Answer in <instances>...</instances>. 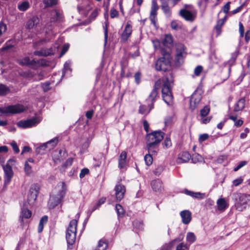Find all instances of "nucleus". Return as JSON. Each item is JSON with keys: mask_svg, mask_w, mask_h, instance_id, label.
<instances>
[{"mask_svg": "<svg viewBox=\"0 0 250 250\" xmlns=\"http://www.w3.org/2000/svg\"><path fill=\"white\" fill-rule=\"evenodd\" d=\"M26 109V106L22 104H17L0 107V113L5 115L18 114L22 112Z\"/></svg>", "mask_w": 250, "mask_h": 250, "instance_id": "nucleus-6", "label": "nucleus"}, {"mask_svg": "<svg viewBox=\"0 0 250 250\" xmlns=\"http://www.w3.org/2000/svg\"><path fill=\"white\" fill-rule=\"evenodd\" d=\"M151 185L152 189L155 191H161L163 189L162 183L159 180L152 181Z\"/></svg>", "mask_w": 250, "mask_h": 250, "instance_id": "nucleus-23", "label": "nucleus"}, {"mask_svg": "<svg viewBox=\"0 0 250 250\" xmlns=\"http://www.w3.org/2000/svg\"><path fill=\"white\" fill-rule=\"evenodd\" d=\"M99 14V10L98 9H95L91 14L90 17L92 19H94Z\"/></svg>", "mask_w": 250, "mask_h": 250, "instance_id": "nucleus-60", "label": "nucleus"}, {"mask_svg": "<svg viewBox=\"0 0 250 250\" xmlns=\"http://www.w3.org/2000/svg\"><path fill=\"white\" fill-rule=\"evenodd\" d=\"M173 78L171 73H169L167 76L158 80L155 83L154 88L149 94L146 101L148 103L153 105L158 94V89L162 85V98L165 102L168 105H171L173 102V96L171 93V85L173 83Z\"/></svg>", "mask_w": 250, "mask_h": 250, "instance_id": "nucleus-1", "label": "nucleus"}, {"mask_svg": "<svg viewBox=\"0 0 250 250\" xmlns=\"http://www.w3.org/2000/svg\"><path fill=\"white\" fill-rule=\"evenodd\" d=\"M250 132V129L246 127L245 129H244V132H242L240 134V138L241 139H244L245 138H246V137L247 136V134L248 133H249Z\"/></svg>", "mask_w": 250, "mask_h": 250, "instance_id": "nucleus-57", "label": "nucleus"}, {"mask_svg": "<svg viewBox=\"0 0 250 250\" xmlns=\"http://www.w3.org/2000/svg\"><path fill=\"white\" fill-rule=\"evenodd\" d=\"M200 119H199L201 123L203 124H207L211 120V117H207V116H203L200 117Z\"/></svg>", "mask_w": 250, "mask_h": 250, "instance_id": "nucleus-42", "label": "nucleus"}, {"mask_svg": "<svg viewBox=\"0 0 250 250\" xmlns=\"http://www.w3.org/2000/svg\"><path fill=\"white\" fill-rule=\"evenodd\" d=\"M67 189V187L64 182L61 183V188L59 190L58 193L55 195H52L50 197L48 202V205L50 208H54L59 204L64 197Z\"/></svg>", "mask_w": 250, "mask_h": 250, "instance_id": "nucleus-5", "label": "nucleus"}, {"mask_svg": "<svg viewBox=\"0 0 250 250\" xmlns=\"http://www.w3.org/2000/svg\"><path fill=\"white\" fill-rule=\"evenodd\" d=\"M180 216L182 219V222L184 224H188L191 220V213L188 210H185L180 212Z\"/></svg>", "mask_w": 250, "mask_h": 250, "instance_id": "nucleus-18", "label": "nucleus"}, {"mask_svg": "<svg viewBox=\"0 0 250 250\" xmlns=\"http://www.w3.org/2000/svg\"><path fill=\"white\" fill-rule=\"evenodd\" d=\"M230 2H228L223 7V11L226 14H229V10L230 9Z\"/></svg>", "mask_w": 250, "mask_h": 250, "instance_id": "nucleus-51", "label": "nucleus"}, {"mask_svg": "<svg viewBox=\"0 0 250 250\" xmlns=\"http://www.w3.org/2000/svg\"><path fill=\"white\" fill-rule=\"evenodd\" d=\"M201 99L202 96L200 94L197 92L193 93L190 100V106L192 110H194L198 106Z\"/></svg>", "mask_w": 250, "mask_h": 250, "instance_id": "nucleus-15", "label": "nucleus"}, {"mask_svg": "<svg viewBox=\"0 0 250 250\" xmlns=\"http://www.w3.org/2000/svg\"><path fill=\"white\" fill-rule=\"evenodd\" d=\"M29 7V3L27 1H24L18 5V8L20 10L24 11Z\"/></svg>", "mask_w": 250, "mask_h": 250, "instance_id": "nucleus-39", "label": "nucleus"}, {"mask_svg": "<svg viewBox=\"0 0 250 250\" xmlns=\"http://www.w3.org/2000/svg\"><path fill=\"white\" fill-rule=\"evenodd\" d=\"M190 159L191 156L188 152H183L179 154L176 162L177 164H181L188 162Z\"/></svg>", "mask_w": 250, "mask_h": 250, "instance_id": "nucleus-17", "label": "nucleus"}, {"mask_svg": "<svg viewBox=\"0 0 250 250\" xmlns=\"http://www.w3.org/2000/svg\"><path fill=\"white\" fill-rule=\"evenodd\" d=\"M31 215L32 212L30 210L26 208H22L20 219L21 223H23V218L28 219L31 217Z\"/></svg>", "mask_w": 250, "mask_h": 250, "instance_id": "nucleus-25", "label": "nucleus"}, {"mask_svg": "<svg viewBox=\"0 0 250 250\" xmlns=\"http://www.w3.org/2000/svg\"><path fill=\"white\" fill-rule=\"evenodd\" d=\"M162 8L164 11L165 14L168 17H170L171 15V11L168 5V4L165 2L163 1L162 3Z\"/></svg>", "mask_w": 250, "mask_h": 250, "instance_id": "nucleus-32", "label": "nucleus"}, {"mask_svg": "<svg viewBox=\"0 0 250 250\" xmlns=\"http://www.w3.org/2000/svg\"><path fill=\"white\" fill-rule=\"evenodd\" d=\"M185 193L188 195L196 198L202 199L205 197L204 193H201L200 192H194L187 189L185 190Z\"/></svg>", "mask_w": 250, "mask_h": 250, "instance_id": "nucleus-28", "label": "nucleus"}, {"mask_svg": "<svg viewBox=\"0 0 250 250\" xmlns=\"http://www.w3.org/2000/svg\"><path fill=\"white\" fill-rule=\"evenodd\" d=\"M9 91L10 90L8 87L3 84H0V96H4L8 94Z\"/></svg>", "mask_w": 250, "mask_h": 250, "instance_id": "nucleus-34", "label": "nucleus"}, {"mask_svg": "<svg viewBox=\"0 0 250 250\" xmlns=\"http://www.w3.org/2000/svg\"><path fill=\"white\" fill-rule=\"evenodd\" d=\"M243 7V5H241V6L237 7L236 9H235L232 11H231L229 13V15H230V16L233 15H234V14L239 12L242 9Z\"/></svg>", "mask_w": 250, "mask_h": 250, "instance_id": "nucleus-52", "label": "nucleus"}, {"mask_svg": "<svg viewBox=\"0 0 250 250\" xmlns=\"http://www.w3.org/2000/svg\"><path fill=\"white\" fill-rule=\"evenodd\" d=\"M24 171L27 175H29L32 173V167L28 164V162L25 163Z\"/></svg>", "mask_w": 250, "mask_h": 250, "instance_id": "nucleus-40", "label": "nucleus"}, {"mask_svg": "<svg viewBox=\"0 0 250 250\" xmlns=\"http://www.w3.org/2000/svg\"><path fill=\"white\" fill-rule=\"evenodd\" d=\"M221 28L222 27L220 26V25H216L215 27V30L216 33V36H218L221 34Z\"/></svg>", "mask_w": 250, "mask_h": 250, "instance_id": "nucleus-62", "label": "nucleus"}, {"mask_svg": "<svg viewBox=\"0 0 250 250\" xmlns=\"http://www.w3.org/2000/svg\"><path fill=\"white\" fill-rule=\"evenodd\" d=\"M245 106V100L244 98L239 99L235 104L234 107V111L237 112L242 110Z\"/></svg>", "mask_w": 250, "mask_h": 250, "instance_id": "nucleus-22", "label": "nucleus"}, {"mask_svg": "<svg viewBox=\"0 0 250 250\" xmlns=\"http://www.w3.org/2000/svg\"><path fill=\"white\" fill-rule=\"evenodd\" d=\"M182 240V239L180 238H177L175 239L173 241L164 244L163 246H162L160 250H171L172 248L173 247L174 243L176 241H181Z\"/></svg>", "mask_w": 250, "mask_h": 250, "instance_id": "nucleus-29", "label": "nucleus"}, {"mask_svg": "<svg viewBox=\"0 0 250 250\" xmlns=\"http://www.w3.org/2000/svg\"><path fill=\"white\" fill-rule=\"evenodd\" d=\"M7 30L6 25L2 22L0 23V37L6 32Z\"/></svg>", "mask_w": 250, "mask_h": 250, "instance_id": "nucleus-47", "label": "nucleus"}, {"mask_svg": "<svg viewBox=\"0 0 250 250\" xmlns=\"http://www.w3.org/2000/svg\"><path fill=\"white\" fill-rule=\"evenodd\" d=\"M171 27L172 29L176 30L180 28L179 24L176 21H172L171 22Z\"/></svg>", "mask_w": 250, "mask_h": 250, "instance_id": "nucleus-55", "label": "nucleus"}, {"mask_svg": "<svg viewBox=\"0 0 250 250\" xmlns=\"http://www.w3.org/2000/svg\"><path fill=\"white\" fill-rule=\"evenodd\" d=\"M93 115V111L89 110L86 112L85 116L87 118L90 119L92 118Z\"/></svg>", "mask_w": 250, "mask_h": 250, "instance_id": "nucleus-63", "label": "nucleus"}, {"mask_svg": "<svg viewBox=\"0 0 250 250\" xmlns=\"http://www.w3.org/2000/svg\"><path fill=\"white\" fill-rule=\"evenodd\" d=\"M210 108L209 106L206 105L200 110V117L207 116L209 113Z\"/></svg>", "mask_w": 250, "mask_h": 250, "instance_id": "nucleus-37", "label": "nucleus"}, {"mask_svg": "<svg viewBox=\"0 0 250 250\" xmlns=\"http://www.w3.org/2000/svg\"><path fill=\"white\" fill-rule=\"evenodd\" d=\"M77 223V220H72L66 229V239L69 245H73L76 241Z\"/></svg>", "mask_w": 250, "mask_h": 250, "instance_id": "nucleus-4", "label": "nucleus"}, {"mask_svg": "<svg viewBox=\"0 0 250 250\" xmlns=\"http://www.w3.org/2000/svg\"><path fill=\"white\" fill-rule=\"evenodd\" d=\"M153 108L152 104L146 106L145 105H142L140 106L139 113L142 114H147L149 113L150 110Z\"/></svg>", "mask_w": 250, "mask_h": 250, "instance_id": "nucleus-27", "label": "nucleus"}, {"mask_svg": "<svg viewBox=\"0 0 250 250\" xmlns=\"http://www.w3.org/2000/svg\"><path fill=\"white\" fill-rule=\"evenodd\" d=\"M176 250H188V248L186 244L181 243L177 246Z\"/></svg>", "mask_w": 250, "mask_h": 250, "instance_id": "nucleus-48", "label": "nucleus"}, {"mask_svg": "<svg viewBox=\"0 0 250 250\" xmlns=\"http://www.w3.org/2000/svg\"><path fill=\"white\" fill-rule=\"evenodd\" d=\"M180 15L186 21H192L194 20L195 14L186 9H181L180 11Z\"/></svg>", "mask_w": 250, "mask_h": 250, "instance_id": "nucleus-16", "label": "nucleus"}, {"mask_svg": "<svg viewBox=\"0 0 250 250\" xmlns=\"http://www.w3.org/2000/svg\"><path fill=\"white\" fill-rule=\"evenodd\" d=\"M40 20L37 17H33L29 20L26 23V28L28 29H32L36 27L39 23Z\"/></svg>", "mask_w": 250, "mask_h": 250, "instance_id": "nucleus-20", "label": "nucleus"}, {"mask_svg": "<svg viewBox=\"0 0 250 250\" xmlns=\"http://www.w3.org/2000/svg\"><path fill=\"white\" fill-rule=\"evenodd\" d=\"M117 213L119 216L123 215L125 213L123 207L120 204H117L115 207Z\"/></svg>", "mask_w": 250, "mask_h": 250, "instance_id": "nucleus-36", "label": "nucleus"}, {"mask_svg": "<svg viewBox=\"0 0 250 250\" xmlns=\"http://www.w3.org/2000/svg\"><path fill=\"white\" fill-rule=\"evenodd\" d=\"M89 170L87 168L83 169L80 173V177L81 178H83L85 175L87 174Z\"/></svg>", "mask_w": 250, "mask_h": 250, "instance_id": "nucleus-58", "label": "nucleus"}, {"mask_svg": "<svg viewBox=\"0 0 250 250\" xmlns=\"http://www.w3.org/2000/svg\"><path fill=\"white\" fill-rule=\"evenodd\" d=\"M217 205L219 210H224L229 206L224 198H219L217 201Z\"/></svg>", "mask_w": 250, "mask_h": 250, "instance_id": "nucleus-24", "label": "nucleus"}, {"mask_svg": "<svg viewBox=\"0 0 250 250\" xmlns=\"http://www.w3.org/2000/svg\"><path fill=\"white\" fill-rule=\"evenodd\" d=\"M110 16L112 19L117 18L119 16V12L117 10L112 8L110 11Z\"/></svg>", "mask_w": 250, "mask_h": 250, "instance_id": "nucleus-44", "label": "nucleus"}, {"mask_svg": "<svg viewBox=\"0 0 250 250\" xmlns=\"http://www.w3.org/2000/svg\"><path fill=\"white\" fill-rule=\"evenodd\" d=\"M208 134H203L200 135L199 138V141L200 143H202L203 142L207 140L208 138Z\"/></svg>", "mask_w": 250, "mask_h": 250, "instance_id": "nucleus-50", "label": "nucleus"}, {"mask_svg": "<svg viewBox=\"0 0 250 250\" xmlns=\"http://www.w3.org/2000/svg\"><path fill=\"white\" fill-rule=\"evenodd\" d=\"M41 121L40 117H33L25 121H21L18 123V125L21 127L26 128L31 127L38 125Z\"/></svg>", "mask_w": 250, "mask_h": 250, "instance_id": "nucleus-11", "label": "nucleus"}, {"mask_svg": "<svg viewBox=\"0 0 250 250\" xmlns=\"http://www.w3.org/2000/svg\"><path fill=\"white\" fill-rule=\"evenodd\" d=\"M126 152L123 151L120 155L118 160V167L120 168H124L126 164Z\"/></svg>", "mask_w": 250, "mask_h": 250, "instance_id": "nucleus-19", "label": "nucleus"}, {"mask_svg": "<svg viewBox=\"0 0 250 250\" xmlns=\"http://www.w3.org/2000/svg\"><path fill=\"white\" fill-rule=\"evenodd\" d=\"M11 145L13 150H14V151L16 153H18L20 151V150L18 148V146L16 143L15 142L13 141L11 143Z\"/></svg>", "mask_w": 250, "mask_h": 250, "instance_id": "nucleus-56", "label": "nucleus"}, {"mask_svg": "<svg viewBox=\"0 0 250 250\" xmlns=\"http://www.w3.org/2000/svg\"><path fill=\"white\" fill-rule=\"evenodd\" d=\"M134 78L136 83L137 84H139L141 81V73L139 72L136 73L134 76Z\"/></svg>", "mask_w": 250, "mask_h": 250, "instance_id": "nucleus-59", "label": "nucleus"}, {"mask_svg": "<svg viewBox=\"0 0 250 250\" xmlns=\"http://www.w3.org/2000/svg\"><path fill=\"white\" fill-rule=\"evenodd\" d=\"M196 240V237L193 232H188L187 233L186 236V240L189 245L194 243Z\"/></svg>", "mask_w": 250, "mask_h": 250, "instance_id": "nucleus-30", "label": "nucleus"}, {"mask_svg": "<svg viewBox=\"0 0 250 250\" xmlns=\"http://www.w3.org/2000/svg\"><path fill=\"white\" fill-rule=\"evenodd\" d=\"M232 198L235 201V208L239 211L245 209L247 204L250 202V194L236 192L233 194Z\"/></svg>", "mask_w": 250, "mask_h": 250, "instance_id": "nucleus-3", "label": "nucleus"}, {"mask_svg": "<svg viewBox=\"0 0 250 250\" xmlns=\"http://www.w3.org/2000/svg\"><path fill=\"white\" fill-rule=\"evenodd\" d=\"M191 161L192 163H196L198 162L201 161L202 160V158L201 156H200L199 154H194L193 155L192 157H191Z\"/></svg>", "mask_w": 250, "mask_h": 250, "instance_id": "nucleus-41", "label": "nucleus"}, {"mask_svg": "<svg viewBox=\"0 0 250 250\" xmlns=\"http://www.w3.org/2000/svg\"><path fill=\"white\" fill-rule=\"evenodd\" d=\"M41 50L42 52V54H43L42 56H48V55L53 54V50L52 49H42Z\"/></svg>", "mask_w": 250, "mask_h": 250, "instance_id": "nucleus-46", "label": "nucleus"}, {"mask_svg": "<svg viewBox=\"0 0 250 250\" xmlns=\"http://www.w3.org/2000/svg\"><path fill=\"white\" fill-rule=\"evenodd\" d=\"M107 248V243L103 240H100L99 241L98 247L95 250H106Z\"/></svg>", "mask_w": 250, "mask_h": 250, "instance_id": "nucleus-33", "label": "nucleus"}, {"mask_svg": "<svg viewBox=\"0 0 250 250\" xmlns=\"http://www.w3.org/2000/svg\"><path fill=\"white\" fill-rule=\"evenodd\" d=\"M43 2L47 6H51L56 4L58 0H43Z\"/></svg>", "mask_w": 250, "mask_h": 250, "instance_id": "nucleus-45", "label": "nucleus"}, {"mask_svg": "<svg viewBox=\"0 0 250 250\" xmlns=\"http://www.w3.org/2000/svg\"><path fill=\"white\" fill-rule=\"evenodd\" d=\"M150 153L146 154L144 157L146 164L147 166L151 165L153 162V158L151 154H150Z\"/></svg>", "mask_w": 250, "mask_h": 250, "instance_id": "nucleus-35", "label": "nucleus"}, {"mask_svg": "<svg viewBox=\"0 0 250 250\" xmlns=\"http://www.w3.org/2000/svg\"><path fill=\"white\" fill-rule=\"evenodd\" d=\"M15 162V160L10 159L8 161L7 164L3 166V169L4 172V178L7 182H9L14 175L12 166L14 165Z\"/></svg>", "mask_w": 250, "mask_h": 250, "instance_id": "nucleus-9", "label": "nucleus"}, {"mask_svg": "<svg viewBox=\"0 0 250 250\" xmlns=\"http://www.w3.org/2000/svg\"><path fill=\"white\" fill-rule=\"evenodd\" d=\"M203 70V67L201 65L197 66L194 69V74L196 76H199Z\"/></svg>", "mask_w": 250, "mask_h": 250, "instance_id": "nucleus-53", "label": "nucleus"}, {"mask_svg": "<svg viewBox=\"0 0 250 250\" xmlns=\"http://www.w3.org/2000/svg\"><path fill=\"white\" fill-rule=\"evenodd\" d=\"M158 8L159 7L157 2L155 0H153L151 4L150 16H157Z\"/></svg>", "mask_w": 250, "mask_h": 250, "instance_id": "nucleus-31", "label": "nucleus"}, {"mask_svg": "<svg viewBox=\"0 0 250 250\" xmlns=\"http://www.w3.org/2000/svg\"><path fill=\"white\" fill-rule=\"evenodd\" d=\"M245 39L247 42H248L250 40V30H248L246 32Z\"/></svg>", "mask_w": 250, "mask_h": 250, "instance_id": "nucleus-64", "label": "nucleus"}, {"mask_svg": "<svg viewBox=\"0 0 250 250\" xmlns=\"http://www.w3.org/2000/svg\"><path fill=\"white\" fill-rule=\"evenodd\" d=\"M40 189V186L38 184H33L31 186L27 198L29 203H32L36 200Z\"/></svg>", "mask_w": 250, "mask_h": 250, "instance_id": "nucleus-13", "label": "nucleus"}, {"mask_svg": "<svg viewBox=\"0 0 250 250\" xmlns=\"http://www.w3.org/2000/svg\"><path fill=\"white\" fill-rule=\"evenodd\" d=\"M164 138V133L161 131H154L148 134L146 136L147 147L149 153H156L157 145Z\"/></svg>", "mask_w": 250, "mask_h": 250, "instance_id": "nucleus-2", "label": "nucleus"}, {"mask_svg": "<svg viewBox=\"0 0 250 250\" xmlns=\"http://www.w3.org/2000/svg\"><path fill=\"white\" fill-rule=\"evenodd\" d=\"M132 32V27L130 21H128L125 26V29L121 35V41L125 42L130 37Z\"/></svg>", "mask_w": 250, "mask_h": 250, "instance_id": "nucleus-14", "label": "nucleus"}, {"mask_svg": "<svg viewBox=\"0 0 250 250\" xmlns=\"http://www.w3.org/2000/svg\"><path fill=\"white\" fill-rule=\"evenodd\" d=\"M115 195L117 201H121L125 194L126 189L124 185L118 183L114 188Z\"/></svg>", "mask_w": 250, "mask_h": 250, "instance_id": "nucleus-12", "label": "nucleus"}, {"mask_svg": "<svg viewBox=\"0 0 250 250\" xmlns=\"http://www.w3.org/2000/svg\"><path fill=\"white\" fill-rule=\"evenodd\" d=\"M42 88L44 92H47L50 89V83L48 82L44 83L42 84Z\"/></svg>", "mask_w": 250, "mask_h": 250, "instance_id": "nucleus-54", "label": "nucleus"}, {"mask_svg": "<svg viewBox=\"0 0 250 250\" xmlns=\"http://www.w3.org/2000/svg\"><path fill=\"white\" fill-rule=\"evenodd\" d=\"M69 45L68 44H65L62 47V49L61 54V56H62L68 50Z\"/></svg>", "mask_w": 250, "mask_h": 250, "instance_id": "nucleus-61", "label": "nucleus"}, {"mask_svg": "<svg viewBox=\"0 0 250 250\" xmlns=\"http://www.w3.org/2000/svg\"><path fill=\"white\" fill-rule=\"evenodd\" d=\"M164 169V167L163 166H162V165L158 166L155 168V169L154 170V173L156 175L159 176L163 172Z\"/></svg>", "mask_w": 250, "mask_h": 250, "instance_id": "nucleus-43", "label": "nucleus"}, {"mask_svg": "<svg viewBox=\"0 0 250 250\" xmlns=\"http://www.w3.org/2000/svg\"><path fill=\"white\" fill-rule=\"evenodd\" d=\"M170 66V59L168 54L159 58L156 62L155 68L159 71H167Z\"/></svg>", "mask_w": 250, "mask_h": 250, "instance_id": "nucleus-7", "label": "nucleus"}, {"mask_svg": "<svg viewBox=\"0 0 250 250\" xmlns=\"http://www.w3.org/2000/svg\"><path fill=\"white\" fill-rule=\"evenodd\" d=\"M58 143V139L56 137L37 147L36 149V152L38 154H44L46 151L52 149Z\"/></svg>", "mask_w": 250, "mask_h": 250, "instance_id": "nucleus-8", "label": "nucleus"}, {"mask_svg": "<svg viewBox=\"0 0 250 250\" xmlns=\"http://www.w3.org/2000/svg\"><path fill=\"white\" fill-rule=\"evenodd\" d=\"M243 181V179L241 177L235 179L232 181L233 185L235 187L238 186L239 185L242 183Z\"/></svg>", "mask_w": 250, "mask_h": 250, "instance_id": "nucleus-49", "label": "nucleus"}, {"mask_svg": "<svg viewBox=\"0 0 250 250\" xmlns=\"http://www.w3.org/2000/svg\"><path fill=\"white\" fill-rule=\"evenodd\" d=\"M173 42L172 37L170 35H167L165 36V40L164 41V43L165 45L171 44Z\"/></svg>", "mask_w": 250, "mask_h": 250, "instance_id": "nucleus-38", "label": "nucleus"}, {"mask_svg": "<svg viewBox=\"0 0 250 250\" xmlns=\"http://www.w3.org/2000/svg\"><path fill=\"white\" fill-rule=\"evenodd\" d=\"M19 62L22 65L34 66L39 63V62H37L34 60H30L28 57H25L19 61Z\"/></svg>", "mask_w": 250, "mask_h": 250, "instance_id": "nucleus-21", "label": "nucleus"}, {"mask_svg": "<svg viewBox=\"0 0 250 250\" xmlns=\"http://www.w3.org/2000/svg\"><path fill=\"white\" fill-rule=\"evenodd\" d=\"M51 16V21H61L62 18V14L57 10L52 11Z\"/></svg>", "mask_w": 250, "mask_h": 250, "instance_id": "nucleus-26", "label": "nucleus"}, {"mask_svg": "<svg viewBox=\"0 0 250 250\" xmlns=\"http://www.w3.org/2000/svg\"><path fill=\"white\" fill-rule=\"evenodd\" d=\"M186 55L187 53L185 50V46L181 43L177 44L176 46L175 60L177 64H181Z\"/></svg>", "mask_w": 250, "mask_h": 250, "instance_id": "nucleus-10", "label": "nucleus"}]
</instances>
